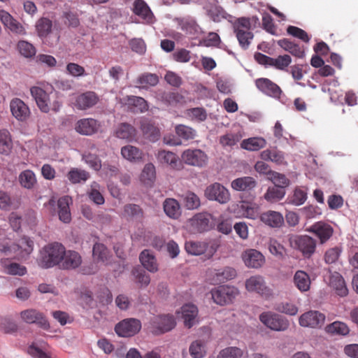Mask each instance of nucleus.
I'll return each mask as SVG.
<instances>
[{
  "label": "nucleus",
  "mask_w": 358,
  "mask_h": 358,
  "mask_svg": "<svg viewBox=\"0 0 358 358\" xmlns=\"http://www.w3.org/2000/svg\"><path fill=\"white\" fill-rule=\"evenodd\" d=\"M186 115L192 120L203 122L207 118V113L203 108H192L186 110Z\"/></svg>",
  "instance_id": "nucleus-64"
},
{
  "label": "nucleus",
  "mask_w": 358,
  "mask_h": 358,
  "mask_svg": "<svg viewBox=\"0 0 358 358\" xmlns=\"http://www.w3.org/2000/svg\"><path fill=\"white\" fill-rule=\"evenodd\" d=\"M307 192L301 187H296L293 192L289 194L285 203L293 206H299L303 204L307 200Z\"/></svg>",
  "instance_id": "nucleus-35"
},
{
  "label": "nucleus",
  "mask_w": 358,
  "mask_h": 358,
  "mask_svg": "<svg viewBox=\"0 0 358 358\" xmlns=\"http://www.w3.org/2000/svg\"><path fill=\"white\" fill-rule=\"evenodd\" d=\"M274 309L289 315H296L299 311L297 306L289 302H280L275 305Z\"/></svg>",
  "instance_id": "nucleus-61"
},
{
  "label": "nucleus",
  "mask_w": 358,
  "mask_h": 358,
  "mask_svg": "<svg viewBox=\"0 0 358 358\" xmlns=\"http://www.w3.org/2000/svg\"><path fill=\"white\" fill-rule=\"evenodd\" d=\"M101 124L94 118H83L77 121L75 124L76 132L84 136H92L98 132Z\"/></svg>",
  "instance_id": "nucleus-14"
},
{
  "label": "nucleus",
  "mask_w": 358,
  "mask_h": 358,
  "mask_svg": "<svg viewBox=\"0 0 358 358\" xmlns=\"http://www.w3.org/2000/svg\"><path fill=\"white\" fill-rule=\"evenodd\" d=\"M19 182L24 188L31 189L34 187L37 180L34 173L31 170H25L19 175Z\"/></svg>",
  "instance_id": "nucleus-42"
},
{
  "label": "nucleus",
  "mask_w": 358,
  "mask_h": 358,
  "mask_svg": "<svg viewBox=\"0 0 358 358\" xmlns=\"http://www.w3.org/2000/svg\"><path fill=\"white\" fill-rule=\"evenodd\" d=\"M255 85L260 91L270 96L279 98L281 95L280 87L268 78H258L255 80Z\"/></svg>",
  "instance_id": "nucleus-18"
},
{
  "label": "nucleus",
  "mask_w": 358,
  "mask_h": 358,
  "mask_svg": "<svg viewBox=\"0 0 358 358\" xmlns=\"http://www.w3.org/2000/svg\"><path fill=\"white\" fill-rule=\"evenodd\" d=\"M326 330L328 333L341 334L343 336L348 334L350 331V329L346 324L338 321L329 324L326 327Z\"/></svg>",
  "instance_id": "nucleus-60"
},
{
  "label": "nucleus",
  "mask_w": 358,
  "mask_h": 358,
  "mask_svg": "<svg viewBox=\"0 0 358 358\" xmlns=\"http://www.w3.org/2000/svg\"><path fill=\"white\" fill-rule=\"evenodd\" d=\"M30 91L40 110L42 112L48 113L50 110V99L48 93L39 87H32Z\"/></svg>",
  "instance_id": "nucleus-24"
},
{
  "label": "nucleus",
  "mask_w": 358,
  "mask_h": 358,
  "mask_svg": "<svg viewBox=\"0 0 358 358\" xmlns=\"http://www.w3.org/2000/svg\"><path fill=\"white\" fill-rule=\"evenodd\" d=\"M266 142L261 137H253L243 140L241 146L243 149L250 151H257L265 147Z\"/></svg>",
  "instance_id": "nucleus-41"
},
{
  "label": "nucleus",
  "mask_w": 358,
  "mask_h": 358,
  "mask_svg": "<svg viewBox=\"0 0 358 358\" xmlns=\"http://www.w3.org/2000/svg\"><path fill=\"white\" fill-rule=\"evenodd\" d=\"M0 21L6 28L13 34L21 36L27 34L24 27L4 10H0Z\"/></svg>",
  "instance_id": "nucleus-15"
},
{
  "label": "nucleus",
  "mask_w": 358,
  "mask_h": 358,
  "mask_svg": "<svg viewBox=\"0 0 358 358\" xmlns=\"http://www.w3.org/2000/svg\"><path fill=\"white\" fill-rule=\"evenodd\" d=\"M141 329V322L135 318H127L116 324L115 331L122 337H130L136 334Z\"/></svg>",
  "instance_id": "nucleus-7"
},
{
  "label": "nucleus",
  "mask_w": 358,
  "mask_h": 358,
  "mask_svg": "<svg viewBox=\"0 0 358 358\" xmlns=\"http://www.w3.org/2000/svg\"><path fill=\"white\" fill-rule=\"evenodd\" d=\"M115 135L119 138L131 141L136 135V130L128 123H121L116 129Z\"/></svg>",
  "instance_id": "nucleus-39"
},
{
  "label": "nucleus",
  "mask_w": 358,
  "mask_h": 358,
  "mask_svg": "<svg viewBox=\"0 0 358 358\" xmlns=\"http://www.w3.org/2000/svg\"><path fill=\"white\" fill-rule=\"evenodd\" d=\"M179 25L182 31L194 36H197L201 32L200 27L193 19L180 20Z\"/></svg>",
  "instance_id": "nucleus-43"
},
{
  "label": "nucleus",
  "mask_w": 358,
  "mask_h": 358,
  "mask_svg": "<svg viewBox=\"0 0 358 358\" xmlns=\"http://www.w3.org/2000/svg\"><path fill=\"white\" fill-rule=\"evenodd\" d=\"M182 160L188 165L202 167L208 161L206 154L200 149H187L181 155Z\"/></svg>",
  "instance_id": "nucleus-9"
},
{
  "label": "nucleus",
  "mask_w": 358,
  "mask_h": 358,
  "mask_svg": "<svg viewBox=\"0 0 358 358\" xmlns=\"http://www.w3.org/2000/svg\"><path fill=\"white\" fill-rule=\"evenodd\" d=\"M245 287L248 291H264L266 288L264 278L259 275L248 278L245 281Z\"/></svg>",
  "instance_id": "nucleus-45"
},
{
  "label": "nucleus",
  "mask_w": 358,
  "mask_h": 358,
  "mask_svg": "<svg viewBox=\"0 0 358 358\" xmlns=\"http://www.w3.org/2000/svg\"><path fill=\"white\" fill-rule=\"evenodd\" d=\"M238 206L245 217L255 220L259 215V206L256 203L243 201Z\"/></svg>",
  "instance_id": "nucleus-40"
},
{
  "label": "nucleus",
  "mask_w": 358,
  "mask_h": 358,
  "mask_svg": "<svg viewBox=\"0 0 358 358\" xmlns=\"http://www.w3.org/2000/svg\"><path fill=\"white\" fill-rule=\"evenodd\" d=\"M140 128L144 136L150 141H157L160 137V132L158 127L148 119L141 120Z\"/></svg>",
  "instance_id": "nucleus-26"
},
{
  "label": "nucleus",
  "mask_w": 358,
  "mask_h": 358,
  "mask_svg": "<svg viewBox=\"0 0 358 358\" xmlns=\"http://www.w3.org/2000/svg\"><path fill=\"white\" fill-rule=\"evenodd\" d=\"M157 159L161 163L167 164L173 169H180L182 166L178 157L172 152L160 150L158 152Z\"/></svg>",
  "instance_id": "nucleus-31"
},
{
  "label": "nucleus",
  "mask_w": 358,
  "mask_h": 358,
  "mask_svg": "<svg viewBox=\"0 0 358 358\" xmlns=\"http://www.w3.org/2000/svg\"><path fill=\"white\" fill-rule=\"evenodd\" d=\"M156 178L155 167L152 163L146 164L141 174V180L145 185L150 186Z\"/></svg>",
  "instance_id": "nucleus-47"
},
{
  "label": "nucleus",
  "mask_w": 358,
  "mask_h": 358,
  "mask_svg": "<svg viewBox=\"0 0 358 358\" xmlns=\"http://www.w3.org/2000/svg\"><path fill=\"white\" fill-rule=\"evenodd\" d=\"M257 185L256 180L250 176L236 178L231 182V188L236 191L248 192L253 189Z\"/></svg>",
  "instance_id": "nucleus-28"
},
{
  "label": "nucleus",
  "mask_w": 358,
  "mask_h": 358,
  "mask_svg": "<svg viewBox=\"0 0 358 358\" xmlns=\"http://www.w3.org/2000/svg\"><path fill=\"white\" fill-rule=\"evenodd\" d=\"M34 242L29 238L23 236L18 241L17 244L0 245V252L6 256H13L18 260L26 259L32 252Z\"/></svg>",
  "instance_id": "nucleus-1"
},
{
  "label": "nucleus",
  "mask_w": 358,
  "mask_h": 358,
  "mask_svg": "<svg viewBox=\"0 0 358 358\" xmlns=\"http://www.w3.org/2000/svg\"><path fill=\"white\" fill-rule=\"evenodd\" d=\"M99 99L92 91H87L77 95L73 102L74 106L78 110H87L95 106Z\"/></svg>",
  "instance_id": "nucleus-16"
},
{
  "label": "nucleus",
  "mask_w": 358,
  "mask_h": 358,
  "mask_svg": "<svg viewBox=\"0 0 358 358\" xmlns=\"http://www.w3.org/2000/svg\"><path fill=\"white\" fill-rule=\"evenodd\" d=\"M126 103L135 107L137 110L141 113L145 112L148 110L147 101L140 96H127L126 98Z\"/></svg>",
  "instance_id": "nucleus-53"
},
{
  "label": "nucleus",
  "mask_w": 358,
  "mask_h": 358,
  "mask_svg": "<svg viewBox=\"0 0 358 358\" xmlns=\"http://www.w3.org/2000/svg\"><path fill=\"white\" fill-rule=\"evenodd\" d=\"M182 196L185 206L187 209H196L200 206V199L195 193L187 192Z\"/></svg>",
  "instance_id": "nucleus-56"
},
{
  "label": "nucleus",
  "mask_w": 358,
  "mask_h": 358,
  "mask_svg": "<svg viewBox=\"0 0 358 358\" xmlns=\"http://www.w3.org/2000/svg\"><path fill=\"white\" fill-rule=\"evenodd\" d=\"M306 231L314 234L319 238L321 244L328 241L334 233L333 227L322 221L314 223Z\"/></svg>",
  "instance_id": "nucleus-13"
},
{
  "label": "nucleus",
  "mask_w": 358,
  "mask_h": 358,
  "mask_svg": "<svg viewBox=\"0 0 358 358\" xmlns=\"http://www.w3.org/2000/svg\"><path fill=\"white\" fill-rule=\"evenodd\" d=\"M325 316L317 310H310L302 314L299 318V323L302 327L318 328L323 325Z\"/></svg>",
  "instance_id": "nucleus-10"
},
{
  "label": "nucleus",
  "mask_w": 358,
  "mask_h": 358,
  "mask_svg": "<svg viewBox=\"0 0 358 358\" xmlns=\"http://www.w3.org/2000/svg\"><path fill=\"white\" fill-rule=\"evenodd\" d=\"M13 148L10 134L6 129L0 130V153L8 155Z\"/></svg>",
  "instance_id": "nucleus-48"
},
{
  "label": "nucleus",
  "mask_w": 358,
  "mask_h": 358,
  "mask_svg": "<svg viewBox=\"0 0 358 358\" xmlns=\"http://www.w3.org/2000/svg\"><path fill=\"white\" fill-rule=\"evenodd\" d=\"M290 245L299 250L305 259H310L315 252L317 241L308 235H296L289 238Z\"/></svg>",
  "instance_id": "nucleus-3"
},
{
  "label": "nucleus",
  "mask_w": 358,
  "mask_h": 358,
  "mask_svg": "<svg viewBox=\"0 0 358 358\" xmlns=\"http://www.w3.org/2000/svg\"><path fill=\"white\" fill-rule=\"evenodd\" d=\"M122 157L131 162H137L141 160L143 153L138 148L127 145L121 148Z\"/></svg>",
  "instance_id": "nucleus-33"
},
{
  "label": "nucleus",
  "mask_w": 358,
  "mask_h": 358,
  "mask_svg": "<svg viewBox=\"0 0 358 358\" xmlns=\"http://www.w3.org/2000/svg\"><path fill=\"white\" fill-rule=\"evenodd\" d=\"M234 32L236 35L252 31L250 22L247 17H242L236 19L233 23Z\"/></svg>",
  "instance_id": "nucleus-59"
},
{
  "label": "nucleus",
  "mask_w": 358,
  "mask_h": 358,
  "mask_svg": "<svg viewBox=\"0 0 358 358\" xmlns=\"http://www.w3.org/2000/svg\"><path fill=\"white\" fill-rule=\"evenodd\" d=\"M110 252L108 249L100 243H96L92 249V257L97 263H106L109 258Z\"/></svg>",
  "instance_id": "nucleus-38"
},
{
  "label": "nucleus",
  "mask_w": 358,
  "mask_h": 358,
  "mask_svg": "<svg viewBox=\"0 0 358 358\" xmlns=\"http://www.w3.org/2000/svg\"><path fill=\"white\" fill-rule=\"evenodd\" d=\"M205 196L211 201H216L221 204L229 201L231 195L229 190L219 182H214L206 187Z\"/></svg>",
  "instance_id": "nucleus-6"
},
{
  "label": "nucleus",
  "mask_w": 358,
  "mask_h": 358,
  "mask_svg": "<svg viewBox=\"0 0 358 358\" xmlns=\"http://www.w3.org/2000/svg\"><path fill=\"white\" fill-rule=\"evenodd\" d=\"M122 216L127 219L142 220L144 213L141 207L134 203H129L124 206Z\"/></svg>",
  "instance_id": "nucleus-37"
},
{
  "label": "nucleus",
  "mask_w": 358,
  "mask_h": 358,
  "mask_svg": "<svg viewBox=\"0 0 358 358\" xmlns=\"http://www.w3.org/2000/svg\"><path fill=\"white\" fill-rule=\"evenodd\" d=\"M329 286L333 291H348L344 279L338 273H335L330 275Z\"/></svg>",
  "instance_id": "nucleus-55"
},
{
  "label": "nucleus",
  "mask_w": 358,
  "mask_h": 358,
  "mask_svg": "<svg viewBox=\"0 0 358 358\" xmlns=\"http://www.w3.org/2000/svg\"><path fill=\"white\" fill-rule=\"evenodd\" d=\"M27 352L34 358H54L45 346L38 347L36 343L31 344Z\"/></svg>",
  "instance_id": "nucleus-57"
},
{
  "label": "nucleus",
  "mask_w": 358,
  "mask_h": 358,
  "mask_svg": "<svg viewBox=\"0 0 358 358\" xmlns=\"http://www.w3.org/2000/svg\"><path fill=\"white\" fill-rule=\"evenodd\" d=\"M259 318L264 325L273 331H284L289 327L287 319L273 312H264Z\"/></svg>",
  "instance_id": "nucleus-5"
},
{
  "label": "nucleus",
  "mask_w": 358,
  "mask_h": 358,
  "mask_svg": "<svg viewBox=\"0 0 358 358\" xmlns=\"http://www.w3.org/2000/svg\"><path fill=\"white\" fill-rule=\"evenodd\" d=\"M260 220L266 225L272 228H279L284 223L282 215L278 211L268 210L259 215Z\"/></svg>",
  "instance_id": "nucleus-22"
},
{
  "label": "nucleus",
  "mask_w": 358,
  "mask_h": 358,
  "mask_svg": "<svg viewBox=\"0 0 358 358\" xmlns=\"http://www.w3.org/2000/svg\"><path fill=\"white\" fill-rule=\"evenodd\" d=\"M261 158L264 160H271L277 164H282L284 160L282 153L275 150H264L261 153Z\"/></svg>",
  "instance_id": "nucleus-63"
},
{
  "label": "nucleus",
  "mask_w": 358,
  "mask_h": 358,
  "mask_svg": "<svg viewBox=\"0 0 358 358\" xmlns=\"http://www.w3.org/2000/svg\"><path fill=\"white\" fill-rule=\"evenodd\" d=\"M277 43L282 49L296 57L303 58L305 55V52L303 48L287 38L280 39L278 41Z\"/></svg>",
  "instance_id": "nucleus-30"
},
{
  "label": "nucleus",
  "mask_w": 358,
  "mask_h": 358,
  "mask_svg": "<svg viewBox=\"0 0 358 358\" xmlns=\"http://www.w3.org/2000/svg\"><path fill=\"white\" fill-rule=\"evenodd\" d=\"M248 351L237 347H227L220 351L217 358H242Z\"/></svg>",
  "instance_id": "nucleus-44"
},
{
  "label": "nucleus",
  "mask_w": 358,
  "mask_h": 358,
  "mask_svg": "<svg viewBox=\"0 0 358 358\" xmlns=\"http://www.w3.org/2000/svg\"><path fill=\"white\" fill-rule=\"evenodd\" d=\"M134 13L147 24H152L155 22V16L150 7L143 0H135L133 4Z\"/></svg>",
  "instance_id": "nucleus-21"
},
{
  "label": "nucleus",
  "mask_w": 358,
  "mask_h": 358,
  "mask_svg": "<svg viewBox=\"0 0 358 358\" xmlns=\"http://www.w3.org/2000/svg\"><path fill=\"white\" fill-rule=\"evenodd\" d=\"M52 21L47 17H41L36 23V30L40 38L46 37L52 31Z\"/></svg>",
  "instance_id": "nucleus-49"
},
{
  "label": "nucleus",
  "mask_w": 358,
  "mask_h": 358,
  "mask_svg": "<svg viewBox=\"0 0 358 358\" xmlns=\"http://www.w3.org/2000/svg\"><path fill=\"white\" fill-rule=\"evenodd\" d=\"M198 308L192 303H186L181 308L180 313L184 320V324L191 328L198 322Z\"/></svg>",
  "instance_id": "nucleus-20"
},
{
  "label": "nucleus",
  "mask_w": 358,
  "mask_h": 358,
  "mask_svg": "<svg viewBox=\"0 0 358 358\" xmlns=\"http://www.w3.org/2000/svg\"><path fill=\"white\" fill-rule=\"evenodd\" d=\"M211 216L208 213H197L191 220V227L194 232L202 233L210 228Z\"/></svg>",
  "instance_id": "nucleus-23"
},
{
  "label": "nucleus",
  "mask_w": 358,
  "mask_h": 358,
  "mask_svg": "<svg viewBox=\"0 0 358 358\" xmlns=\"http://www.w3.org/2000/svg\"><path fill=\"white\" fill-rule=\"evenodd\" d=\"M12 115L19 121H25L29 117L30 110L27 104L18 98H15L10 103Z\"/></svg>",
  "instance_id": "nucleus-19"
},
{
  "label": "nucleus",
  "mask_w": 358,
  "mask_h": 358,
  "mask_svg": "<svg viewBox=\"0 0 358 358\" xmlns=\"http://www.w3.org/2000/svg\"><path fill=\"white\" fill-rule=\"evenodd\" d=\"M139 259L143 267L150 272L155 273L158 271L155 257L148 250H144L141 252Z\"/></svg>",
  "instance_id": "nucleus-32"
},
{
  "label": "nucleus",
  "mask_w": 358,
  "mask_h": 358,
  "mask_svg": "<svg viewBox=\"0 0 358 358\" xmlns=\"http://www.w3.org/2000/svg\"><path fill=\"white\" fill-rule=\"evenodd\" d=\"M162 100L171 106L182 105L185 103V97L178 92H167L162 95Z\"/></svg>",
  "instance_id": "nucleus-51"
},
{
  "label": "nucleus",
  "mask_w": 358,
  "mask_h": 358,
  "mask_svg": "<svg viewBox=\"0 0 358 358\" xmlns=\"http://www.w3.org/2000/svg\"><path fill=\"white\" fill-rule=\"evenodd\" d=\"M159 81V78L156 73H143L138 76L135 81L136 87L140 89H148L156 86Z\"/></svg>",
  "instance_id": "nucleus-27"
},
{
  "label": "nucleus",
  "mask_w": 358,
  "mask_h": 358,
  "mask_svg": "<svg viewBox=\"0 0 358 358\" xmlns=\"http://www.w3.org/2000/svg\"><path fill=\"white\" fill-rule=\"evenodd\" d=\"M343 248L341 246H335L327 250L324 255V260L326 264H331L336 263L339 259Z\"/></svg>",
  "instance_id": "nucleus-58"
},
{
  "label": "nucleus",
  "mask_w": 358,
  "mask_h": 358,
  "mask_svg": "<svg viewBox=\"0 0 358 358\" xmlns=\"http://www.w3.org/2000/svg\"><path fill=\"white\" fill-rule=\"evenodd\" d=\"M62 260V266L65 269H75L82 264L80 255L73 250L65 251Z\"/></svg>",
  "instance_id": "nucleus-29"
},
{
  "label": "nucleus",
  "mask_w": 358,
  "mask_h": 358,
  "mask_svg": "<svg viewBox=\"0 0 358 358\" xmlns=\"http://www.w3.org/2000/svg\"><path fill=\"white\" fill-rule=\"evenodd\" d=\"M175 131L178 137L185 141L194 139L196 134L194 129L184 124L176 125Z\"/></svg>",
  "instance_id": "nucleus-54"
},
{
  "label": "nucleus",
  "mask_w": 358,
  "mask_h": 358,
  "mask_svg": "<svg viewBox=\"0 0 358 358\" xmlns=\"http://www.w3.org/2000/svg\"><path fill=\"white\" fill-rule=\"evenodd\" d=\"M209 294L215 303L224 306L232 302L236 292H209Z\"/></svg>",
  "instance_id": "nucleus-52"
},
{
  "label": "nucleus",
  "mask_w": 358,
  "mask_h": 358,
  "mask_svg": "<svg viewBox=\"0 0 358 358\" xmlns=\"http://www.w3.org/2000/svg\"><path fill=\"white\" fill-rule=\"evenodd\" d=\"M242 259L246 266L252 268H261L265 263L264 256L255 249H248L244 251Z\"/></svg>",
  "instance_id": "nucleus-17"
},
{
  "label": "nucleus",
  "mask_w": 358,
  "mask_h": 358,
  "mask_svg": "<svg viewBox=\"0 0 358 358\" xmlns=\"http://www.w3.org/2000/svg\"><path fill=\"white\" fill-rule=\"evenodd\" d=\"M163 208L166 215L173 219H176L180 214V204L174 199H166L163 203Z\"/></svg>",
  "instance_id": "nucleus-36"
},
{
  "label": "nucleus",
  "mask_w": 358,
  "mask_h": 358,
  "mask_svg": "<svg viewBox=\"0 0 358 358\" xmlns=\"http://www.w3.org/2000/svg\"><path fill=\"white\" fill-rule=\"evenodd\" d=\"M294 281L300 291H308L310 285L309 275L303 271H297L294 276Z\"/></svg>",
  "instance_id": "nucleus-46"
},
{
  "label": "nucleus",
  "mask_w": 358,
  "mask_h": 358,
  "mask_svg": "<svg viewBox=\"0 0 358 358\" xmlns=\"http://www.w3.org/2000/svg\"><path fill=\"white\" fill-rule=\"evenodd\" d=\"M66 177L71 183L78 184L85 182L90 178V174L84 169L72 168L68 172Z\"/></svg>",
  "instance_id": "nucleus-34"
},
{
  "label": "nucleus",
  "mask_w": 358,
  "mask_h": 358,
  "mask_svg": "<svg viewBox=\"0 0 358 358\" xmlns=\"http://www.w3.org/2000/svg\"><path fill=\"white\" fill-rule=\"evenodd\" d=\"M217 248L218 245L215 241H188L185 244V250L188 254L195 256L204 254L208 259L214 255Z\"/></svg>",
  "instance_id": "nucleus-4"
},
{
  "label": "nucleus",
  "mask_w": 358,
  "mask_h": 358,
  "mask_svg": "<svg viewBox=\"0 0 358 358\" xmlns=\"http://www.w3.org/2000/svg\"><path fill=\"white\" fill-rule=\"evenodd\" d=\"M285 195V189L278 187H269L264 195V198L268 202L274 203L281 200Z\"/></svg>",
  "instance_id": "nucleus-50"
},
{
  "label": "nucleus",
  "mask_w": 358,
  "mask_h": 358,
  "mask_svg": "<svg viewBox=\"0 0 358 358\" xmlns=\"http://www.w3.org/2000/svg\"><path fill=\"white\" fill-rule=\"evenodd\" d=\"M236 276V271L229 266L217 270H211L208 273V280L210 283L213 285L223 283L225 281L235 278Z\"/></svg>",
  "instance_id": "nucleus-11"
},
{
  "label": "nucleus",
  "mask_w": 358,
  "mask_h": 358,
  "mask_svg": "<svg viewBox=\"0 0 358 358\" xmlns=\"http://www.w3.org/2000/svg\"><path fill=\"white\" fill-rule=\"evenodd\" d=\"M291 62L292 58L289 55H279L276 58H273L271 66L278 70L284 71L289 66Z\"/></svg>",
  "instance_id": "nucleus-62"
},
{
  "label": "nucleus",
  "mask_w": 358,
  "mask_h": 358,
  "mask_svg": "<svg viewBox=\"0 0 358 358\" xmlns=\"http://www.w3.org/2000/svg\"><path fill=\"white\" fill-rule=\"evenodd\" d=\"M71 203V198L68 196H62L57 201L59 218L64 223H69L71 220V214L69 208V205Z\"/></svg>",
  "instance_id": "nucleus-25"
},
{
  "label": "nucleus",
  "mask_w": 358,
  "mask_h": 358,
  "mask_svg": "<svg viewBox=\"0 0 358 358\" xmlns=\"http://www.w3.org/2000/svg\"><path fill=\"white\" fill-rule=\"evenodd\" d=\"M22 320L28 324H37L43 329H50V324L43 314L36 309H27L20 313Z\"/></svg>",
  "instance_id": "nucleus-12"
},
{
  "label": "nucleus",
  "mask_w": 358,
  "mask_h": 358,
  "mask_svg": "<svg viewBox=\"0 0 358 358\" xmlns=\"http://www.w3.org/2000/svg\"><path fill=\"white\" fill-rule=\"evenodd\" d=\"M176 326L173 316L170 315L154 317L150 322L152 331L155 334H163L171 330Z\"/></svg>",
  "instance_id": "nucleus-8"
},
{
  "label": "nucleus",
  "mask_w": 358,
  "mask_h": 358,
  "mask_svg": "<svg viewBox=\"0 0 358 358\" xmlns=\"http://www.w3.org/2000/svg\"><path fill=\"white\" fill-rule=\"evenodd\" d=\"M65 248L59 243L45 246L41 251L38 264L42 268H51L57 265L63 259Z\"/></svg>",
  "instance_id": "nucleus-2"
}]
</instances>
